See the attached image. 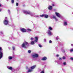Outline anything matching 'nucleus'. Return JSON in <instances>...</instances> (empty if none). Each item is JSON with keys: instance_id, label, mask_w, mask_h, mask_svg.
<instances>
[{"instance_id": "nucleus-1", "label": "nucleus", "mask_w": 73, "mask_h": 73, "mask_svg": "<svg viewBox=\"0 0 73 73\" xmlns=\"http://www.w3.org/2000/svg\"><path fill=\"white\" fill-rule=\"evenodd\" d=\"M23 13H25L26 15H30L31 16H36V15H35V14L29 11H27L25 10H23Z\"/></svg>"}, {"instance_id": "nucleus-2", "label": "nucleus", "mask_w": 73, "mask_h": 73, "mask_svg": "<svg viewBox=\"0 0 73 73\" xmlns=\"http://www.w3.org/2000/svg\"><path fill=\"white\" fill-rule=\"evenodd\" d=\"M28 43V42H23L22 45L21 47L22 48H27V47H28V46L27 45Z\"/></svg>"}, {"instance_id": "nucleus-3", "label": "nucleus", "mask_w": 73, "mask_h": 73, "mask_svg": "<svg viewBox=\"0 0 73 73\" xmlns=\"http://www.w3.org/2000/svg\"><path fill=\"white\" fill-rule=\"evenodd\" d=\"M8 23H9V21H8L7 17H5V20L3 21V23L5 25H7L8 24Z\"/></svg>"}, {"instance_id": "nucleus-4", "label": "nucleus", "mask_w": 73, "mask_h": 73, "mask_svg": "<svg viewBox=\"0 0 73 73\" xmlns=\"http://www.w3.org/2000/svg\"><path fill=\"white\" fill-rule=\"evenodd\" d=\"M2 49V48L1 47H0V59H1L3 57V51L1 50Z\"/></svg>"}, {"instance_id": "nucleus-5", "label": "nucleus", "mask_w": 73, "mask_h": 73, "mask_svg": "<svg viewBox=\"0 0 73 73\" xmlns=\"http://www.w3.org/2000/svg\"><path fill=\"white\" fill-rule=\"evenodd\" d=\"M31 56L33 58H37V54L36 53H34L32 54Z\"/></svg>"}, {"instance_id": "nucleus-6", "label": "nucleus", "mask_w": 73, "mask_h": 73, "mask_svg": "<svg viewBox=\"0 0 73 73\" xmlns=\"http://www.w3.org/2000/svg\"><path fill=\"white\" fill-rule=\"evenodd\" d=\"M20 30L22 32H26L27 31L26 29L23 28H21Z\"/></svg>"}, {"instance_id": "nucleus-7", "label": "nucleus", "mask_w": 73, "mask_h": 73, "mask_svg": "<svg viewBox=\"0 0 73 73\" xmlns=\"http://www.w3.org/2000/svg\"><path fill=\"white\" fill-rule=\"evenodd\" d=\"M46 59H47V58L45 56H44L42 59H41V60H42V61H45L46 60Z\"/></svg>"}, {"instance_id": "nucleus-8", "label": "nucleus", "mask_w": 73, "mask_h": 73, "mask_svg": "<svg viewBox=\"0 0 73 73\" xmlns=\"http://www.w3.org/2000/svg\"><path fill=\"white\" fill-rule=\"evenodd\" d=\"M55 14L56 15V16L58 17H60V14H59V13H55Z\"/></svg>"}, {"instance_id": "nucleus-9", "label": "nucleus", "mask_w": 73, "mask_h": 73, "mask_svg": "<svg viewBox=\"0 0 73 73\" xmlns=\"http://www.w3.org/2000/svg\"><path fill=\"white\" fill-rule=\"evenodd\" d=\"M36 65L33 66L31 67V69H35V68H36Z\"/></svg>"}, {"instance_id": "nucleus-10", "label": "nucleus", "mask_w": 73, "mask_h": 73, "mask_svg": "<svg viewBox=\"0 0 73 73\" xmlns=\"http://www.w3.org/2000/svg\"><path fill=\"white\" fill-rule=\"evenodd\" d=\"M7 68L9 69V70H12L13 68L12 67L7 66Z\"/></svg>"}, {"instance_id": "nucleus-11", "label": "nucleus", "mask_w": 73, "mask_h": 73, "mask_svg": "<svg viewBox=\"0 0 73 73\" xmlns=\"http://www.w3.org/2000/svg\"><path fill=\"white\" fill-rule=\"evenodd\" d=\"M48 9L49 10H52V7L50 6H49V7H48Z\"/></svg>"}, {"instance_id": "nucleus-12", "label": "nucleus", "mask_w": 73, "mask_h": 73, "mask_svg": "<svg viewBox=\"0 0 73 73\" xmlns=\"http://www.w3.org/2000/svg\"><path fill=\"white\" fill-rule=\"evenodd\" d=\"M48 33L49 35H52V33H51V32H50V30H49L48 31Z\"/></svg>"}, {"instance_id": "nucleus-13", "label": "nucleus", "mask_w": 73, "mask_h": 73, "mask_svg": "<svg viewBox=\"0 0 73 73\" xmlns=\"http://www.w3.org/2000/svg\"><path fill=\"white\" fill-rule=\"evenodd\" d=\"M30 44L31 45H34V44H35V42L33 41H32L31 42Z\"/></svg>"}, {"instance_id": "nucleus-14", "label": "nucleus", "mask_w": 73, "mask_h": 73, "mask_svg": "<svg viewBox=\"0 0 73 73\" xmlns=\"http://www.w3.org/2000/svg\"><path fill=\"white\" fill-rule=\"evenodd\" d=\"M32 71H33V69H29L28 71L27 72L28 73H29V72H32Z\"/></svg>"}, {"instance_id": "nucleus-15", "label": "nucleus", "mask_w": 73, "mask_h": 73, "mask_svg": "<svg viewBox=\"0 0 73 73\" xmlns=\"http://www.w3.org/2000/svg\"><path fill=\"white\" fill-rule=\"evenodd\" d=\"M44 17L45 18H48V15L46 14H44Z\"/></svg>"}, {"instance_id": "nucleus-16", "label": "nucleus", "mask_w": 73, "mask_h": 73, "mask_svg": "<svg viewBox=\"0 0 73 73\" xmlns=\"http://www.w3.org/2000/svg\"><path fill=\"white\" fill-rule=\"evenodd\" d=\"M53 19H55L56 20H57V19L56 18V16H55L54 15L53 16Z\"/></svg>"}, {"instance_id": "nucleus-17", "label": "nucleus", "mask_w": 73, "mask_h": 73, "mask_svg": "<svg viewBox=\"0 0 73 73\" xmlns=\"http://www.w3.org/2000/svg\"><path fill=\"white\" fill-rule=\"evenodd\" d=\"M8 58L9 59V60H12V58H13V57L9 56L8 57Z\"/></svg>"}, {"instance_id": "nucleus-18", "label": "nucleus", "mask_w": 73, "mask_h": 73, "mask_svg": "<svg viewBox=\"0 0 73 73\" xmlns=\"http://www.w3.org/2000/svg\"><path fill=\"white\" fill-rule=\"evenodd\" d=\"M64 25H67L68 23H67V22H64Z\"/></svg>"}, {"instance_id": "nucleus-19", "label": "nucleus", "mask_w": 73, "mask_h": 73, "mask_svg": "<svg viewBox=\"0 0 73 73\" xmlns=\"http://www.w3.org/2000/svg\"><path fill=\"white\" fill-rule=\"evenodd\" d=\"M35 38L36 39L35 40V42H37V37L36 36L35 37Z\"/></svg>"}, {"instance_id": "nucleus-20", "label": "nucleus", "mask_w": 73, "mask_h": 73, "mask_svg": "<svg viewBox=\"0 0 73 73\" xmlns=\"http://www.w3.org/2000/svg\"><path fill=\"white\" fill-rule=\"evenodd\" d=\"M49 29L50 30V31H52L53 29H52V27H49Z\"/></svg>"}, {"instance_id": "nucleus-21", "label": "nucleus", "mask_w": 73, "mask_h": 73, "mask_svg": "<svg viewBox=\"0 0 73 73\" xmlns=\"http://www.w3.org/2000/svg\"><path fill=\"white\" fill-rule=\"evenodd\" d=\"M27 31H28L29 32H30V31H32L31 29H27Z\"/></svg>"}, {"instance_id": "nucleus-22", "label": "nucleus", "mask_w": 73, "mask_h": 73, "mask_svg": "<svg viewBox=\"0 0 73 73\" xmlns=\"http://www.w3.org/2000/svg\"><path fill=\"white\" fill-rule=\"evenodd\" d=\"M28 52L29 53H31V50H29L28 51Z\"/></svg>"}, {"instance_id": "nucleus-23", "label": "nucleus", "mask_w": 73, "mask_h": 73, "mask_svg": "<svg viewBox=\"0 0 73 73\" xmlns=\"http://www.w3.org/2000/svg\"><path fill=\"white\" fill-rule=\"evenodd\" d=\"M13 50H15V47L14 46H13Z\"/></svg>"}, {"instance_id": "nucleus-24", "label": "nucleus", "mask_w": 73, "mask_h": 73, "mask_svg": "<svg viewBox=\"0 0 73 73\" xmlns=\"http://www.w3.org/2000/svg\"><path fill=\"white\" fill-rule=\"evenodd\" d=\"M45 16L44 14H43V15H41L40 16V17H44Z\"/></svg>"}, {"instance_id": "nucleus-25", "label": "nucleus", "mask_w": 73, "mask_h": 73, "mask_svg": "<svg viewBox=\"0 0 73 73\" xmlns=\"http://www.w3.org/2000/svg\"><path fill=\"white\" fill-rule=\"evenodd\" d=\"M38 46H39L40 48H41L42 47V46L40 44H38Z\"/></svg>"}, {"instance_id": "nucleus-26", "label": "nucleus", "mask_w": 73, "mask_h": 73, "mask_svg": "<svg viewBox=\"0 0 73 73\" xmlns=\"http://www.w3.org/2000/svg\"><path fill=\"white\" fill-rule=\"evenodd\" d=\"M11 3L13 4L14 3V0H11Z\"/></svg>"}, {"instance_id": "nucleus-27", "label": "nucleus", "mask_w": 73, "mask_h": 73, "mask_svg": "<svg viewBox=\"0 0 73 73\" xmlns=\"http://www.w3.org/2000/svg\"><path fill=\"white\" fill-rule=\"evenodd\" d=\"M63 64L64 65H66V62H63Z\"/></svg>"}, {"instance_id": "nucleus-28", "label": "nucleus", "mask_w": 73, "mask_h": 73, "mask_svg": "<svg viewBox=\"0 0 73 73\" xmlns=\"http://www.w3.org/2000/svg\"><path fill=\"white\" fill-rule=\"evenodd\" d=\"M49 43H50V44H51V43H52V40H50L49 41Z\"/></svg>"}, {"instance_id": "nucleus-29", "label": "nucleus", "mask_w": 73, "mask_h": 73, "mask_svg": "<svg viewBox=\"0 0 73 73\" xmlns=\"http://www.w3.org/2000/svg\"><path fill=\"white\" fill-rule=\"evenodd\" d=\"M62 58L63 59V60H65V56H63Z\"/></svg>"}, {"instance_id": "nucleus-30", "label": "nucleus", "mask_w": 73, "mask_h": 73, "mask_svg": "<svg viewBox=\"0 0 73 73\" xmlns=\"http://www.w3.org/2000/svg\"><path fill=\"white\" fill-rule=\"evenodd\" d=\"M58 36H57L56 37V40H58Z\"/></svg>"}, {"instance_id": "nucleus-31", "label": "nucleus", "mask_w": 73, "mask_h": 73, "mask_svg": "<svg viewBox=\"0 0 73 73\" xmlns=\"http://www.w3.org/2000/svg\"><path fill=\"white\" fill-rule=\"evenodd\" d=\"M70 52H73V49H72L70 50Z\"/></svg>"}, {"instance_id": "nucleus-32", "label": "nucleus", "mask_w": 73, "mask_h": 73, "mask_svg": "<svg viewBox=\"0 0 73 73\" xmlns=\"http://www.w3.org/2000/svg\"><path fill=\"white\" fill-rule=\"evenodd\" d=\"M70 60H73V58L72 57L70 58Z\"/></svg>"}, {"instance_id": "nucleus-33", "label": "nucleus", "mask_w": 73, "mask_h": 73, "mask_svg": "<svg viewBox=\"0 0 73 73\" xmlns=\"http://www.w3.org/2000/svg\"><path fill=\"white\" fill-rule=\"evenodd\" d=\"M34 39L33 38H31V40H33Z\"/></svg>"}, {"instance_id": "nucleus-34", "label": "nucleus", "mask_w": 73, "mask_h": 73, "mask_svg": "<svg viewBox=\"0 0 73 73\" xmlns=\"http://www.w3.org/2000/svg\"><path fill=\"white\" fill-rule=\"evenodd\" d=\"M56 57H58L59 56V55H58V54H57L56 55Z\"/></svg>"}, {"instance_id": "nucleus-35", "label": "nucleus", "mask_w": 73, "mask_h": 73, "mask_svg": "<svg viewBox=\"0 0 73 73\" xmlns=\"http://www.w3.org/2000/svg\"><path fill=\"white\" fill-rule=\"evenodd\" d=\"M40 73H44V71H42Z\"/></svg>"}, {"instance_id": "nucleus-36", "label": "nucleus", "mask_w": 73, "mask_h": 73, "mask_svg": "<svg viewBox=\"0 0 73 73\" xmlns=\"http://www.w3.org/2000/svg\"><path fill=\"white\" fill-rule=\"evenodd\" d=\"M18 5H19V4H18V3H16V5L17 6H18Z\"/></svg>"}, {"instance_id": "nucleus-37", "label": "nucleus", "mask_w": 73, "mask_h": 73, "mask_svg": "<svg viewBox=\"0 0 73 73\" xmlns=\"http://www.w3.org/2000/svg\"><path fill=\"white\" fill-rule=\"evenodd\" d=\"M44 42H46V39H44Z\"/></svg>"}, {"instance_id": "nucleus-38", "label": "nucleus", "mask_w": 73, "mask_h": 73, "mask_svg": "<svg viewBox=\"0 0 73 73\" xmlns=\"http://www.w3.org/2000/svg\"><path fill=\"white\" fill-rule=\"evenodd\" d=\"M59 59L60 60H62V58H59Z\"/></svg>"}, {"instance_id": "nucleus-39", "label": "nucleus", "mask_w": 73, "mask_h": 73, "mask_svg": "<svg viewBox=\"0 0 73 73\" xmlns=\"http://www.w3.org/2000/svg\"><path fill=\"white\" fill-rule=\"evenodd\" d=\"M52 7H54V4H52Z\"/></svg>"}, {"instance_id": "nucleus-40", "label": "nucleus", "mask_w": 73, "mask_h": 73, "mask_svg": "<svg viewBox=\"0 0 73 73\" xmlns=\"http://www.w3.org/2000/svg\"><path fill=\"white\" fill-rule=\"evenodd\" d=\"M38 57V54H37V57Z\"/></svg>"}, {"instance_id": "nucleus-41", "label": "nucleus", "mask_w": 73, "mask_h": 73, "mask_svg": "<svg viewBox=\"0 0 73 73\" xmlns=\"http://www.w3.org/2000/svg\"><path fill=\"white\" fill-rule=\"evenodd\" d=\"M8 13H9V12H10V11H9V10H8Z\"/></svg>"}, {"instance_id": "nucleus-42", "label": "nucleus", "mask_w": 73, "mask_h": 73, "mask_svg": "<svg viewBox=\"0 0 73 73\" xmlns=\"http://www.w3.org/2000/svg\"><path fill=\"white\" fill-rule=\"evenodd\" d=\"M8 48L9 50L11 49V48H10V47H8Z\"/></svg>"}, {"instance_id": "nucleus-43", "label": "nucleus", "mask_w": 73, "mask_h": 73, "mask_svg": "<svg viewBox=\"0 0 73 73\" xmlns=\"http://www.w3.org/2000/svg\"><path fill=\"white\" fill-rule=\"evenodd\" d=\"M38 40V38L37 37V40Z\"/></svg>"}, {"instance_id": "nucleus-44", "label": "nucleus", "mask_w": 73, "mask_h": 73, "mask_svg": "<svg viewBox=\"0 0 73 73\" xmlns=\"http://www.w3.org/2000/svg\"><path fill=\"white\" fill-rule=\"evenodd\" d=\"M71 46H73V44H71Z\"/></svg>"}, {"instance_id": "nucleus-45", "label": "nucleus", "mask_w": 73, "mask_h": 73, "mask_svg": "<svg viewBox=\"0 0 73 73\" xmlns=\"http://www.w3.org/2000/svg\"><path fill=\"white\" fill-rule=\"evenodd\" d=\"M1 4H0V7L1 6Z\"/></svg>"}, {"instance_id": "nucleus-46", "label": "nucleus", "mask_w": 73, "mask_h": 73, "mask_svg": "<svg viewBox=\"0 0 73 73\" xmlns=\"http://www.w3.org/2000/svg\"><path fill=\"white\" fill-rule=\"evenodd\" d=\"M27 68L28 69V67H27Z\"/></svg>"}, {"instance_id": "nucleus-47", "label": "nucleus", "mask_w": 73, "mask_h": 73, "mask_svg": "<svg viewBox=\"0 0 73 73\" xmlns=\"http://www.w3.org/2000/svg\"><path fill=\"white\" fill-rule=\"evenodd\" d=\"M1 11V9H0V12Z\"/></svg>"}, {"instance_id": "nucleus-48", "label": "nucleus", "mask_w": 73, "mask_h": 73, "mask_svg": "<svg viewBox=\"0 0 73 73\" xmlns=\"http://www.w3.org/2000/svg\"><path fill=\"white\" fill-rule=\"evenodd\" d=\"M56 62H57V61H56Z\"/></svg>"}]
</instances>
